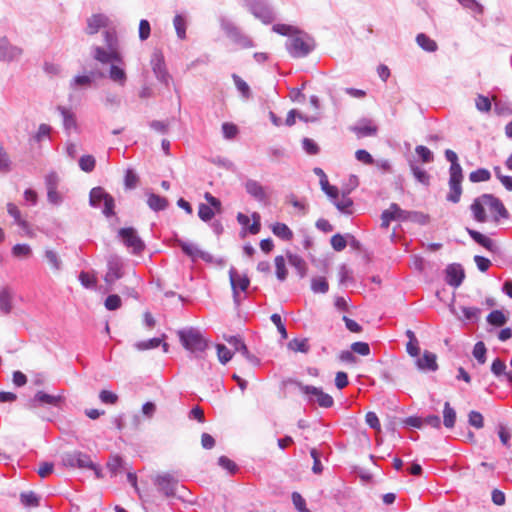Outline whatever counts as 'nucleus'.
<instances>
[{"instance_id": "37", "label": "nucleus", "mask_w": 512, "mask_h": 512, "mask_svg": "<svg viewBox=\"0 0 512 512\" xmlns=\"http://www.w3.org/2000/svg\"><path fill=\"white\" fill-rule=\"evenodd\" d=\"M107 468L109 469L112 475L120 473L123 469L122 458L118 455L111 456L107 462Z\"/></svg>"}, {"instance_id": "26", "label": "nucleus", "mask_w": 512, "mask_h": 512, "mask_svg": "<svg viewBox=\"0 0 512 512\" xmlns=\"http://www.w3.org/2000/svg\"><path fill=\"white\" fill-rule=\"evenodd\" d=\"M296 117L304 122H314L317 120V115H307V114H301L297 113L295 109H292L288 112L285 124L287 126H293L296 122Z\"/></svg>"}, {"instance_id": "48", "label": "nucleus", "mask_w": 512, "mask_h": 512, "mask_svg": "<svg viewBox=\"0 0 512 512\" xmlns=\"http://www.w3.org/2000/svg\"><path fill=\"white\" fill-rule=\"evenodd\" d=\"M218 359L222 364L229 362L233 356L232 352L223 344H217Z\"/></svg>"}, {"instance_id": "21", "label": "nucleus", "mask_w": 512, "mask_h": 512, "mask_svg": "<svg viewBox=\"0 0 512 512\" xmlns=\"http://www.w3.org/2000/svg\"><path fill=\"white\" fill-rule=\"evenodd\" d=\"M108 19L103 14H94L87 20V33L96 34L101 28L106 27Z\"/></svg>"}, {"instance_id": "23", "label": "nucleus", "mask_w": 512, "mask_h": 512, "mask_svg": "<svg viewBox=\"0 0 512 512\" xmlns=\"http://www.w3.org/2000/svg\"><path fill=\"white\" fill-rule=\"evenodd\" d=\"M13 293L9 288L0 290V311L9 314L13 309Z\"/></svg>"}, {"instance_id": "19", "label": "nucleus", "mask_w": 512, "mask_h": 512, "mask_svg": "<svg viewBox=\"0 0 512 512\" xmlns=\"http://www.w3.org/2000/svg\"><path fill=\"white\" fill-rule=\"evenodd\" d=\"M94 52H95L94 58L103 64L111 62V61H115L117 63L123 62L120 52H113L108 49L104 50L101 47H95Z\"/></svg>"}, {"instance_id": "25", "label": "nucleus", "mask_w": 512, "mask_h": 512, "mask_svg": "<svg viewBox=\"0 0 512 512\" xmlns=\"http://www.w3.org/2000/svg\"><path fill=\"white\" fill-rule=\"evenodd\" d=\"M467 232L476 243L489 251H494V243L490 238L472 229H467Z\"/></svg>"}, {"instance_id": "13", "label": "nucleus", "mask_w": 512, "mask_h": 512, "mask_svg": "<svg viewBox=\"0 0 512 512\" xmlns=\"http://www.w3.org/2000/svg\"><path fill=\"white\" fill-rule=\"evenodd\" d=\"M483 201L487 206V210L493 214L494 220L496 222L499 220V218H508V211L499 199L493 197L492 195H483Z\"/></svg>"}, {"instance_id": "7", "label": "nucleus", "mask_w": 512, "mask_h": 512, "mask_svg": "<svg viewBox=\"0 0 512 512\" xmlns=\"http://www.w3.org/2000/svg\"><path fill=\"white\" fill-rule=\"evenodd\" d=\"M65 397L61 394L51 395L44 391H38L32 399L29 400L27 406L30 409H36L42 406H52L60 408L64 403Z\"/></svg>"}, {"instance_id": "42", "label": "nucleus", "mask_w": 512, "mask_h": 512, "mask_svg": "<svg viewBox=\"0 0 512 512\" xmlns=\"http://www.w3.org/2000/svg\"><path fill=\"white\" fill-rule=\"evenodd\" d=\"M173 25L176 30L177 36L180 39L186 38V21L181 15H176L173 19Z\"/></svg>"}, {"instance_id": "49", "label": "nucleus", "mask_w": 512, "mask_h": 512, "mask_svg": "<svg viewBox=\"0 0 512 512\" xmlns=\"http://www.w3.org/2000/svg\"><path fill=\"white\" fill-rule=\"evenodd\" d=\"M232 78L237 89L245 98H248L250 96V88L248 84L236 74H233Z\"/></svg>"}, {"instance_id": "10", "label": "nucleus", "mask_w": 512, "mask_h": 512, "mask_svg": "<svg viewBox=\"0 0 512 512\" xmlns=\"http://www.w3.org/2000/svg\"><path fill=\"white\" fill-rule=\"evenodd\" d=\"M124 245L132 249L133 253H140L143 251L145 245L141 238L138 236L137 231L134 228H122L118 232Z\"/></svg>"}, {"instance_id": "57", "label": "nucleus", "mask_w": 512, "mask_h": 512, "mask_svg": "<svg viewBox=\"0 0 512 512\" xmlns=\"http://www.w3.org/2000/svg\"><path fill=\"white\" fill-rule=\"evenodd\" d=\"M214 214L215 213H214L213 209L209 205H206V204L199 205L198 215L201 220L207 222L213 218Z\"/></svg>"}, {"instance_id": "35", "label": "nucleus", "mask_w": 512, "mask_h": 512, "mask_svg": "<svg viewBox=\"0 0 512 512\" xmlns=\"http://www.w3.org/2000/svg\"><path fill=\"white\" fill-rule=\"evenodd\" d=\"M288 348L295 352L307 353L310 349L308 339H297L294 338L288 343Z\"/></svg>"}, {"instance_id": "27", "label": "nucleus", "mask_w": 512, "mask_h": 512, "mask_svg": "<svg viewBox=\"0 0 512 512\" xmlns=\"http://www.w3.org/2000/svg\"><path fill=\"white\" fill-rule=\"evenodd\" d=\"M148 206L154 211H161L167 208L168 201L166 198L150 193L147 199Z\"/></svg>"}, {"instance_id": "2", "label": "nucleus", "mask_w": 512, "mask_h": 512, "mask_svg": "<svg viewBox=\"0 0 512 512\" xmlns=\"http://www.w3.org/2000/svg\"><path fill=\"white\" fill-rule=\"evenodd\" d=\"M287 48L293 57L301 58L310 53L313 48V44L306 34L297 32L289 39Z\"/></svg>"}, {"instance_id": "46", "label": "nucleus", "mask_w": 512, "mask_h": 512, "mask_svg": "<svg viewBox=\"0 0 512 512\" xmlns=\"http://www.w3.org/2000/svg\"><path fill=\"white\" fill-rule=\"evenodd\" d=\"M275 266H276V275L277 278L280 281H283L286 279L287 276V269L285 266V259L283 256H277L275 258Z\"/></svg>"}, {"instance_id": "16", "label": "nucleus", "mask_w": 512, "mask_h": 512, "mask_svg": "<svg viewBox=\"0 0 512 512\" xmlns=\"http://www.w3.org/2000/svg\"><path fill=\"white\" fill-rule=\"evenodd\" d=\"M445 273L446 282L453 287L460 286L465 277L464 270L459 264H451L447 266Z\"/></svg>"}, {"instance_id": "41", "label": "nucleus", "mask_w": 512, "mask_h": 512, "mask_svg": "<svg viewBox=\"0 0 512 512\" xmlns=\"http://www.w3.org/2000/svg\"><path fill=\"white\" fill-rule=\"evenodd\" d=\"M487 322L493 326H503L507 318L500 310H494L488 315Z\"/></svg>"}, {"instance_id": "1", "label": "nucleus", "mask_w": 512, "mask_h": 512, "mask_svg": "<svg viewBox=\"0 0 512 512\" xmlns=\"http://www.w3.org/2000/svg\"><path fill=\"white\" fill-rule=\"evenodd\" d=\"M179 339L185 349L192 353L203 352L208 344L201 332L195 328H188L178 331Z\"/></svg>"}, {"instance_id": "36", "label": "nucleus", "mask_w": 512, "mask_h": 512, "mask_svg": "<svg viewBox=\"0 0 512 512\" xmlns=\"http://www.w3.org/2000/svg\"><path fill=\"white\" fill-rule=\"evenodd\" d=\"M12 255L16 258L27 259L32 255V249L28 244H16L12 248Z\"/></svg>"}, {"instance_id": "3", "label": "nucleus", "mask_w": 512, "mask_h": 512, "mask_svg": "<svg viewBox=\"0 0 512 512\" xmlns=\"http://www.w3.org/2000/svg\"><path fill=\"white\" fill-rule=\"evenodd\" d=\"M90 204L93 207H102V212L107 217L114 214V199L101 187H95L91 190Z\"/></svg>"}, {"instance_id": "11", "label": "nucleus", "mask_w": 512, "mask_h": 512, "mask_svg": "<svg viewBox=\"0 0 512 512\" xmlns=\"http://www.w3.org/2000/svg\"><path fill=\"white\" fill-rule=\"evenodd\" d=\"M107 267L104 280L108 285H112L123 276V262L119 256L112 255L108 258Z\"/></svg>"}, {"instance_id": "18", "label": "nucleus", "mask_w": 512, "mask_h": 512, "mask_svg": "<svg viewBox=\"0 0 512 512\" xmlns=\"http://www.w3.org/2000/svg\"><path fill=\"white\" fill-rule=\"evenodd\" d=\"M252 219H253V223H252V225H249L250 219L247 215H245L243 213H238V215H237V220H238L239 224H241L244 228H247L251 234L255 235V234H258L260 231L261 217H260L259 213L254 212L252 214Z\"/></svg>"}, {"instance_id": "43", "label": "nucleus", "mask_w": 512, "mask_h": 512, "mask_svg": "<svg viewBox=\"0 0 512 512\" xmlns=\"http://www.w3.org/2000/svg\"><path fill=\"white\" fill-rule=\"evenodd\" d=\"M411 170H412L413 175L415 176V178L420 183H422L424 185H428L429 184L430 176L428 175V173L426 172L425 169H423L419 165L412 164L411 165Z\"/></svg>"}, {"instance_id": "28", "label": "nucleus", "mask_w": 512, "mask_h": 512, "mask_svg": "<svg viewBox=\"0 0 512 512\" xmlns=\"http://www.w3.org/2000/svg\"><path fill=\"white\" fill-rule=\"evenodd\" d=\"M417 44L427 52H435L438 49L437 43L424 33L416 36Z\"/></svg>"}, {"instance_id": "31", "label": "nucleus", "mask_w": 512, "mask_h": 512, "mask_svg": "<svg viewBox=\"0 0 512 512\" xmlns=\"http://www.w3.org/2000/svg\"><path fill=\"white\" fill-rule=\"evenodd\" d=\"M273 233L283 239V240H291L293 237V232L290 230V228L284 224V223H276L272 226Z\"/></svg>"}, {"instance_id": "22", "label": "nucleus", "mask_w": 512, "mask_h": 512, "mask_svg": "<svg viewBox=\"0 0 512 512\" xmlns=\"http://www.w3.org/2000/svg\"><path fill=\"white\" fill-rule=\"evenodd\" d=\"M450 311L455 315L457 316V318L459 320H466V321H472V322H476L478 321V319L480 318V314H481V309L477 308V307H466V306H462L461 307V312L463 314V317L461 316H458L455 308L453 306L450 307Z\"/></svg>"}, {"instance_id": "60", "label": "nucleus", "mask_w": 512, "mask_h": 512, "mask_svg": "<svg viewBox=\"0 0 512 512\" xmlns=\"http://www.w3.org/2000/svg\"><path fill=\"white\" fill-rule=\"evenodd\" d=\"M469 178L472 182L486 181L490 178V172L486 169H478L472 172Z\"/></svg>"}, {"instance_id": "64", "label": "nucleus", "mask_w": 512, "mask_h": 512, "mask_svg": "<svg viewBox=\"0 0 512 512\" xmlns=\"http://www.w3.org/2000/svg\"><path fill=\"white\" fill-rule=\"evenodd\" d=\"M331 245L334 250L342 251L343 249H345L347 241L342 235L336 234L331 238Z\"/></svg>"}, {"instance_id": "51", "label": "nucleus", "mask_w": 512, "mask_h": 512, "mask_svg": "<svg viewBox=\"0 0 512 512\" xmlns=\"http://www.w3.org/2000/svg\"><path fill=\"white\" fill-rule=\"evenodd\" d=\"M124 182L127 189H134L138 185L139 177L132 169H128Z\"/></svg>"}, {"instance_id": "58", "label": "nucleus", "mask_w": 512, "mask_h": 512, "mask_svg": "<svg viewBox=\"0 0 512 512\" xmlns=\"http://www.w3.org/2000/svg\"><path fill=\"white\" fill-rule=\"evenodd\" d=\"M121 303H122L121 298L118 295L113 294V295H109L106 298L105 307H106V309L113 311V310L120 308Z\"/></svg>"}, {"instance_id": "59", "label": "nucleus", "mask_w": 512, "mask_h": 512, "mask_svg": "<svg viewBox=\"0 0 512 512\" xmlns=\"http://www.w3.org/2000/svg\"><path fill=\"white\" fill-rule=\"evenodd\" d=\"M7 212L9 213L10 216H12L14 218V220L16 221L17 224H19L21 226L25 225V221L22 220V218H21L20 210L18 209V207L15 204L8 203L7 204Z\"/></svg>"}, {"instance_id": "55", "label": "nucleus", "mask_w": 512, "mask_h": 512, "mask_svg": "<svg viewBox=\"0 0 512 512\" xmlns=\"http://www.w3.org/2000/svg\"><path fill=\"white\" fill-rule=\"evenodd\" d=\"M52 128L47 124H41L38 128V131L33 136V139L36 142H40L42 140L48 139L50 136Z\"/></svg>"}, {"instance_id": "47", "label": "nucleus", "mask_w": 512, "mask_h": 512, "mask_svg": "<svg viewBox=\"0 0 512 512\" xmlns=\"http://www.w3.org/2000/svg\"><path fill=\"white\" fill-rule=\"evenodd\" d=\"M161 338H152L147 341H140L135 344L136 349L143 351L148 349L157 348L161 345Z\"/></svg>"}, {"instance_id": "34", "label": "nucleus", "mask_w": 512, "mask_h": 512, "mask_svg": "<svg viewBox=\"0 0 512 512\" xmlns=\"http://www.w3.org/2000/svg\"><path fill=\"white\" fill-rule=\"evenodd\" d=\"M44 255L47 262L55 271L61 270L62 261L56 251L52 249H46Z\"/></svg>"}, {"instance_id": "8", "label": "nucleus", "mask_w": 512, "mask_h": 512, "mask_svg": "<svg viewBox=\"0 0 512 512\" xmlns=\"http://www.w3.org/2000/svg\"><path fill=\"white\" fill-rule=\"evenodd\" d=\"M61 463L67 468L86 469L92 467V460L89 455L81 451L66 452L61 456Z\"/></svg>"}, {"instance_id": "54", "label": "nucleus", "mask_w": 512, "mask_h": 512, "mask_svg": "<svg viewBox=\"0 0 512 512\" xmlns=\"http://www.w3.org/2000/svg\"><path fill=\"white\" fill-rule=\"evenodd\" d=\"M473 356L479 363L483 364L486 361V348L483 342H477L473 349Z\"/></svg>"}, {"instance_id": "40", "label": "nucleus", "mask_w": 512, "mask_h": 512, "mask_svg": "<svg viewBox=\"0 0 512 512\" xmlns=\"http://www.w3.org/2000/svg\"><path fill=\"white\" fill-rule=\"evenodd\" d=\"M288 261H289V264L291 266H293L294 268H296V270L298 271V273L300 274L301 277H304L305 274H306V263L305 261L297 256V255H289L288 257Z\"/></svg>"}, {"instance_id": "24", "label": "nucleus", "mask_w": 512, "mask_h": 512, "mask_svg": "<svg viewBox=\"0 0 512 512\" xmlns=\"http://www.w3.org/2000/svg\"><path fill=\"white\" fill-rule=\"evenodd\" d=\"M471 211L473 213L474 219L478 222H486L487 221V215L486 211L487 206L485 205L483 201V196L479 199H476L472 205H471Z\"/></svg>"}, {"instance_id": "39", "label": "nucleus", "mask_w": 512, "mask_h": 512, "mask_svg": "<svg viewBox=\"0 0 512 512\" xmlns=\"http://www.w3.org/2000/svg\"><path fill=\"white\" fill-rule=\"evenodd\" d=\"M311 289L314 293H326L329 285L324 277H314L311 280Z\"/></svg>"}, {"instance_id": "38", "label": "nucleus", "mask_w": 512, "mask_h": 512, "mask_svg": "<svg viewBox=\"0 0 512 512\" xmlns=\"http://www.w3.org/2000/svg\"><path fill=\"white\" fill-rule=\"evenodd\" d=\"M20 501L25 507H37L39 505V497L32 491L21 493Z\"/></svg>"}, {"instance_id": "20", "label": "nucleus", "mask_w": 512, "mask_h": 512, "mask_svg": "<svg viewBox=\"0 0 512 512\" xmlns=\"http://www.w3.org/2000/svg\"><path fill=\"white\" fill-rule=\"evenodd\" d=\"M436 355L429 351H424L422 357L418 358L416 365L420 370L423 371H436L438 364L436 362Z\"/></svg>"}, {"instance_id": "6", "label": "nucleus", "mask_w": 512, "mask_h": 512, "mask_svg": "<svg viewBox=\"0 0 512 512\" xmlns=\"http://www.w3.org/2000/svg\"><path fill=\"white\" fill-rule=\"evenodd\" d=\"M463 179L462 168L458 162H451L450 167V192L447 195V200L453 203H457L460 199L462 188L461 182Z\"/></svg>"}, {"instance_id": "63", "label": "nucleus", "mask_w": 512, "mask_h": 512, "mask_svg": "<svg viewBox=\"0 0 512 512\" xmlns=\"http://www.w3.org/2000/svg\"><path fill=\"white\" fill-rule=\"evenodd\" d=\"M99 398L104 404H115L118 401V396L108 390H102L99 393Z\"/></svg>"}, {"instance_id": "56", "label": "nucleus", "mask_w": 512, "mask_h": 512, "mask_svg": "<svg viewBox=\"0 0 512 512\" xmlns=\"http://www.w3.org/2000/svg\"><path fill=\"white\" fill-rule=\"evenodd\" d=\"M492 99L494 101V111L497 115L509 116L512 114V108L509 105L498 102L495 96Z\"/></svg>"}, {"instance_id": "53", "label": "nucleus", "mask_w": 512, "mask_h": 512, "mask_svg": "<svg viewBox=\"0 0 512 512\" xmlns=\"http://www.w3.org/2000/svg\"><path fill=\"white\" fill-rule=\"evenodd\" d=\"M222 132L225 138L233 139L238 134V127L231 122H225L222 124Z\"/></svg>"}, {"instance_id": "4", "label": "nucleus", "mask_w": 512, "mask_h": 512, "mask_svg": "<svg viewBox=\"0 0 512 512\" xmlns=\"http://www.w3.org/2000/svg\"><path fill=\"white\" fill-rule=\"evenodd\" d=\"M90 204L93 207H102V212L107 217L114 214V199L101 187H95L91 190Z\"/></svg>"}, {"instance_id": "61", "label": "nucleus", "mask_w": 512, "mask_h": 512, "mask_svg": "<svg viewBox=\"0 0 512 512\" xmlns=\"http://www.w3.org/2000/svg\"><path fill=\"white\" fill-rule=\"evenodd\" d=\"M351 350L353 353L360 354L362 356H367L370 353V347L366 342H355L351 345Z\"/></svg>"}, {"instance_id": "5", "label": "nucleus", "mask_w": 512, "mask_h": 512, "mask_svg": "<svg viewBox=\"0 0 512 512\" xmlns=\"http://www.w3.org/2000/svg\"><path fill=\"white\" fill-rule=\"evenodd\" d=\"M297 386L303 394L308 396V400L311 403H318L323 408H329L334 403L333 398L329 394L324 393L320 388L302 383H297Z\"/></svg>"}, {"instance_id": "50", "label": "nucleus", "mask_w": 512, "mask_h": 512, "mask_svg": "<svg viewBox=\"0 0 512 512\" xmlns=\"http://www.w3.org/2000/svg\"><path fill=\"white\" fill-rule=\"evenodd\" d=\"M79 281L86 288H93L97 283V279L93 274L84 271L79 274Z\"/></svg>"}, {"instance_id": "52", "label": "nucleus", "mask_w": 512, "mask_h": 512, "mask_svg": "<svg viewBox=\"0 0 512 512\" xmlns=\"http://www.w3.org/2000/svg\"><path fill=\"white\" fill-rule=\"evenodd\" d=\"M476 108L481 112H489L491 110V101L488 97L479 94L475 100Z\"/></svg>"}, {"instance_id": "33", "label": "nucleus", "mask_w": 512, "mask_h": 512, "mask_svg": "<svg viewBox=\"0 0 512 512\" xmlns=\"http://www.w3.org/2000/svg\"><path fill=\"white\" fill-rule=\"evenodd\" d=\"M109 77L111 78V80H113L116 83H119L120 85H124L127 79L124 69L117 65H111Z\"/></svg>"}, {"instance_id": "62", "label": "nucleus", "mask_w": 512, "mask_h": 512, "mask_svg": "<svg viewBox=\"0 0 512 512\" xmlns=\"http://www.w3.org/2000/svg\"><path fill=\"white\" fill-rule=\"evenodd\" d=\"M336 207L344 212V213H351V206H352V200L346 196H343L341 199H337L334 201Z\"/></svg>"}, {"instance_id": "32", "label": "nucleus", "mask_w": 512, "mask_h": 512, "mask_svg": "<svg viewBox=\"0 0 512 512\" xmlns=\"http://www.w3.org/2000/svg\"><path fill=\"white\" fill-rule=\"evenodd\" d=\"M58 110L60 111V113L63 116L64 127L67 130L75 129L76 128L75 115L70 110H68V109H66L65 107H62V106H59Z\"/></svg>"}, {"instance_id": "45", "label": "nucleus", "mask_w": 512, "mask_h": 512, "mask_svg": "<svg viewBox=\"0 0 512 512\" xmlns=\"http://www.w3.org/2000/svg\"><path fill=\"white\" fill-rule=\"evenodd\" d=\"M468 423L476 429L483 428V426H484L483 415L477 411H470L468 414Z\"/></svg>"}, {"instance_id": "17", "label": "nucleus", "mask_w": 512, "mask_h": 512, "mask_svg": "<svg viewBox=\"0 0 512 512\" xmlns=\"http://www.w3.org/2000/svg\"><path fill=\"white\" fill-rule=\"evenodd\" d=\"M22 50L12 46L6 37H0V60L11 61L18 58Z\"/></svg>"}, {"instance_id": "15", "label": "nucleus", "mask_w": 512, "mask_h": 512, "mask_svg": "<svg viewBox=\"0 0 512 512\" xmlns=\"http://www.w3.org/2000/svg\"><path fill=\"white\" fill-rule=\"evenodd\" d=\"M229 276L231 286L233 289L234 300L238 302V290L245 291L250 284V280L248 279L247 276L239 274L234 268L230 269Z\"/></svg>"}, {"instance_id": "30", "label": "nucleus", "mask_w": 512, "mask_h": 512, "mask_svg": "<svg viewBox=\"0 0 512 512\" xmlns=\"http://www.w3.org/2000/svg\"><path fill=\"white\" fill-rule=\"evenodd\" d=\"M456 422V411L450 406L449 402H445L443 409V423L446 428H453Z\"/></svg>"}, {"instance_id": "29", "label": "nucleus", "mask_w": 512, "mask_h": 512, "mask_svg": "<svg viewBox=\"0 0 512 512\" xmlns=\"http://www.w3.org/2000/svg\"><path fill=\"white\" fill-rule=\"evenodd\" d=\"M377 130V126L371 124L370 122L353 127V131L358 138L373 136L377 133Z\"/></svg>"}, {"instance_id": "9", "label": "nucleus", "mask_w": 512, "mask_h": 512, "mask_svg": "<svg viewBox=\"0 0 512 512\" xmlns=\"http://www.w3.org/2000/svg\"><path fill=\"white\" fill-rule=\"evenodd\" d=\"M153 483L166 497H172L175 495L178 479L173 474L163 473L155 476Z\"/></svg>"}, {"instance_id": "14", "label": "nucleus", "mask_w": 512, "mask_h": 512, "mask_svg": "<svg viewBox=\"0 0 512 512\" xmlns=\"http://www.w3.org/2000/svg\"><path fill=\"white\" fill-rule=\"evenodd\" d=\"M246 192L255 200L261 203H267L269 199L267 189L258 181L249 179L245 183Z\"/></svg>"}, {"instance_id": "12", "label": "nucleus", "mask_w": 512, "mask_h": 512, "mask_svg": "<svg viewBox=\"0 0 512 512\" xmlns=\"http://www.w3.org/2000/svg\"><path fill=\"white\" fill-rule=\"evenodd\" d=\"M176 243L179 247H181L182 251L187 256H189L193 261H195L197 259H202L206 262H211L213 259L211 254L199 249L198 246L193 243L186 242L181 239H177Z\"/></svg>"}, {"instance_id": "44", "label": "nucleus", "mask_w": 512, "mask_h": 512, "mask_svg": "<svg viewBox=\"0 0 512 512\" xmlns=\"http://www.w3.org/2000/svg\"><path fill=\"white\" fill-rule=\"evenodd\" d=\"M105 44L108 50L113 52H119L118 50V39L117 35L114 31H105L104 32Z\"/></svg>"}]
</instances>
